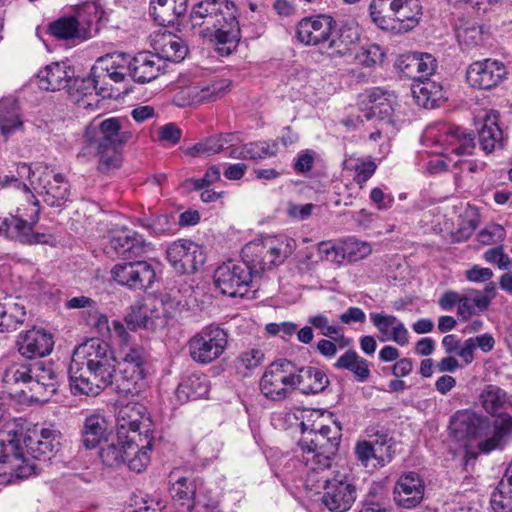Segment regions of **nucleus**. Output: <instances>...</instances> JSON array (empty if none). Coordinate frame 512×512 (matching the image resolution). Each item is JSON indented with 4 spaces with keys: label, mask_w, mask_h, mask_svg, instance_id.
<instances>
[{
    "label": "nucleus",
    "mask_w": 512,
    "mask_h": 512,
    "mask_svg": "<svg viewBox=\"0 0 512 512\" xmlns=\"http://www.w3.org/2000/svg\"><path fill=\"white\" fill-rule=\"evenodd\" d=\"M402 63L405 64V73L414 78H427L432 75L435 67L436 60L430 54H411L404 57Z\"/></svg>",
    "instance_id": "obj_46"
},
{
    "label": "nucleus",
    "mask_w": 512,
    "mask_h": 512,
    "mask_svg": "<svg viewBox=\"0 0 512 512\" xmlns=\"http://www.w3.org/2000/svg\"><path fill=\"white\" fill-rule=\"evenodd\" d=\"M156 55L162 60L180 62L187 55L188 48L184 41L170 32H163L156 35L154 39Z\"/></svg>",
    "instance_id": "obj_33"
},
{
    "label": "nucleus",
    "mask_w": 512,
    "mask_h": 512,
    "mask_svg": "<svg viewBox=\"0 0 512 512\" xmlns=\"http://www.w3.org/2000/svg\"><path fill=\"white\" fill-rule=\"evenodd\" d=\"M335 24V20L329 15L305 17L296 26V37L302 44L317 46L325 52Z\"/></svg>",
    "instance_id": "obj_19"
},
{
    "label": "nucleus",
    "mask_w": 512,
    "mask_h": 512,
    "mask_svg": "<svg viewBox=\"0 0 512 512\" xmlns=\"http://www.w3.org/2000/svg\"><path fill=\"white\" fill-rule=\"evenodd\" d=\"M74 70L65 62H53L37 74L38 86L45 91H59L69 86Z\"/></svg>",
    "instance_id": "obj_28"
},
{
    "label": "nucleus",
    "mask_w": 512,
    "mask_h": 512,
    "mask_svg": "<svg viewBox=\"0 0 512 512\" xmlns=\"http://www.w3.org/2000/svg\"><path fill=\"white\" fill-rule=\"evenodd\" d=\"M193 27H200L201 35L210 38L221 56H229L240 41V27L235 5L228 0H204L195 4L190 14Z\"/></svg>",
    "instance_id": "obj_2"
},
{
    "label": "nucleus",
    "mask_w": 512,
    "mask_h": 512,
    "mask_svg": "<svg viewBox=\"0 0 512 512\" xmlns=\"http://www.w3.org/2000/svg\"><path fill=\"white\" fill-rule=\"evenodd\" d=\"M508 75L505 64L496 59H484L470 64L466 80L473 88L490 90L500 85Z\"/></svg>",
    "instance_id": "obj_20"
},
{
    "label": "nucleus",
    "mask_w": 512,
    "mask_h": 512,
    "mask_svg": "<svg viewBox=\"0 0 512 512\" xmlns=\"http://www.w3.org/2000/svg\"><path fill=\"white\" fill-rule=\"evenodd\" d=\"M289 361L272 363L260 380L262 394L273 401L286 399L295 389L293 373L288 371Z\"/></svg>",
    "instance_id": "obj_18"
},
{
    "label": "nucleus",
    "mask_w": 512,
    "mask_h": 512,
    "mask_svg": "<svg viewBox=\"0 0 512 512\" xmlns=\"http://www.w3.org/2000/svg\"><path fill=\"white\" fill-rule=\"evenodd\" d=\"M126 122L118 118L103 120L98 126L89 125L84 133L85 145L89 148L122 147L131 140L133 134L124 127Z\"/></svg>",
    "instance_id": "obj_14"
},
{
    "label": "nucleus",
    "mask_w": 512,
    "mask_h": 512,
    "mask_svg": "<svg viewBox=\"0 0 512 512\" xmlns=\"http://www.w3.org/2000/svg\"><path fill=\"white\" fill-rule=\"evenodd\" d=\"M127 451V438L122 440V436L117 437L116 441L102 446L99 452L101 461L109 467L118 466L125 462Z\"/></svg>",
    "instance_id": "obj_50"
},
{
    "label": "nucleus",
    "mask_w": 512,
    "mask_h": 512,
    "mask_svg": "<svg viewBox=\"0 0 512 512\" xmlns=\"http://www.w3.org/2000/svg\"><path fill=\"white\" fill-rule=\"evenodd\" d=\"M449 430L450 436L455 441L463 443L465 464L468 465L471 460H475L477 457L476 453L468 449L469 440L479 438L477 447L484 454L502 449L506 436L512 430V416L503 417L500 421L496 420L491 426V431L486 435H474L475 427L472 414L468 411H458L451 418Z\"/></svg>",
    "instance_id": "obj_5"
},
{
    "label": "nucleus",
    "mask_w": 512,
    "mask_h": 512,
    "mask_svg": "<svg viewBox=\"0 0 512 512\" xmlns=\"http://www.w3.org/2000/svg\"><path fill=\"white\" fill-rule=\"evenodd\" d=\"M403 0H372L369 13L372 22L381 30L393 31L396 29L393 14Z\"/></svg>",
    "instance_id": "obj_38"
},
{
    "label": "nucleus",
    "mask_w": 512,
    "mask_h": 512,
    "mask_svg": "<svg viewBox=\"0 0 512 512\" xmlns=\"http://www.w3.org/2000/svg\"><path fill=\"white\" fill-rule=\"evenodd\" d=\"M295 389L298 388L303 394H318L323 392L330 384L325 371L313 366H305L293 373Z\"/></svg>",
    "instance_id": "obj_30"
},
{
    "label": "nucleus",
    "mask_w": 512,
    "mask_h": 512,
    "mask_svg": "<svg viewBox=\"0 0 512 512\" xmlns=\"http://www.w3.org/2000/svg\"><path fill=\"white\" fill-rule=\"evenodd\" d=\"M359 30L354 23H344L329 37L325 53L330 57H338L347 54L351 47L359 40Z\"/></svg>",
    "instance_id": "obj_32"
},
{
    "label": "nucleus",
    "mask_w": 512,
    "mask_h": 512,
    "mask_svg": "<svg viewBox=\"0 0 512 512\" xmlns=\"http://www.w3.org/2000/svg\"><path fill=\"white\" fill-rule=\"evenodd\" d=\"M113 332L120 342L118 391L125 395H138L145 387L149 354L142 345L130 343V333L121 321H113Z\"/></svg>",
    "instance_id": "obj_4"
},
{
    "label": "nucleus",
    "mask_w": 512,
    "mask_h": 512,
    "mask_svg": "<svg viewBox=\"0 0 512 512\" xmlns=\"http://www.w3.org/2000/svg\"><path fill=\"white\" fill-rule=\"evenodd\" d=\"M317 249L322 260H327L336 264H341L346 260L342 240L338 242H320Z\"/></svg>",
    "instance_id": "obj_55"
},
{
    "label": "nucleus",
    "mask_w": 512,
    "mask_h": 512,
    "mask_svg": "<svg viewBox=\"0 0 512 512\" xmlns=\"http://www.w3.org/2000/svg\"><path fill=\"white\" fill-rule=\"evenodd\" d=\"M16 172L21 179H27L30 187L50 207H64L71 197V185L60 173L44 163H36L33 166L19 163Z\"/></svg>",
    "instance_id": "obj_6"
},
{
    "label": "nucleus",
    "mask_w": 512,
    "mask_h": 512,
    "mask_svg": "<svg viewBox=\"0 0 512 512\" xmlns=\"http://www.w3.org/2000/svg\"><path fill=\"white\" fill-rule=\"evenodd\" d=\"M23 121L21 119L18 102L13 98H3L0 100V132L4 138L21 130Z\"/></svg>",
    "instance_id": "obj_40"
},
{
    "label": "nucleus",
    "mask_w": 512,
    "mask_h": 512,
    "mask_svg": "<svg viewBox=\"0 0 512 512\" xmlns=\"http://www.w3.org/2000/svg\"><path fill=\"white\" fill-rule=\"evenodd\" d=\"M369 440L357 442L354 452L357 460L366 468L384 467L395 455V441L384 431L370 434Z\"/></svg>",
    "instance_id": "obj_13"
},
{
    "label": "nucleus",
    "mask_w": 512,
    "mask_h": 512,
    "mask_svg": "<svg viewBox=\"0 0 512 512\" xmlns=\"http://www.w3.org/2000/svg\"><path fill=\"white\" fill-rule=\"evenodd\" d=\"M75 17L79 21L80 27L85 29V35L89 39L100 30V24L105 17V11L98 2L91 1L84 3L77 10Z\"/></svg>",
    "instance_id": "obj_41"
},
{
    "label": "nucleus",
    "mask_w": 512,
    "mask_h": 512,
    "mask_svg": "<svg viewBox=\"0 0 512 512\" xmlns=\"http://www.w3.org/2000/svg\"><path fill=\"white\" fill-rule=\"evenodd\" d=\"M170 300L169 297L162 298L158 305H148L146 303L136 302L125 315L124 321L127 328L131 331L138 329L156 330L167 325L168 320L174 316V309L178 306Z\"/></svg>",
    "instance_id": "obj_11"
},
{
    "label": "nucleus",
    "mask_w": 512,
    "mask_h": 512,
    "mask_svg": "<svg viewBox=\"0 0 512 512\" xmlns=\"http://www.w3.org/2000/svg\"><path fill=\"white\" fill-rule=\"evenodd\" d=\"M246 160H259L276 155L275 142H251L245 144Z\"/></svg>",
    "instance_id": "obj_56"
},
{
    "label": "nucleus",
    "mask_w": 512,
    "mask_h": 512,
    "mask_svg": "<svg viewBox=\"0 0 512 512\" xmlns=\"http://www.w3.org/2000/svg\"><path fill=\"white\" fill-rule=\"evenodd\" d=\"M393 14L397 31L413 29L422 15V6L419 0H403Z\"/></svg>",
    "instance_id": "obj_44"
},
{
    "label": "nucleus",
    "mask_w": 512,
    "mask_h": 512,
    "mask_svg": "<svg viewBox=\"0 0 512 512\" xmlns=\"http://www.w3.org/2000/svg\"><path fill=\"white\" fill-rule=\"evenodd\" d=\"M109 424L105 416L94 412L86 416L81 430L82 442L87 449H93L108 435Z\"/></svg>",
    "instance_id": "obj_35"
},
{
    "label": "nucleus",
    "mask_w": 512,
    "mask_h": 512,
    "mask_svg": "<svg viewBox=\"0 0 512 512\" xmlns=\"http://www.w3.org/2000/svg\"><path fill=\"white\" fill-rule=\"evenodd\" d=\"M114 361L102 364H87L86 369L70 371V390L74 396H97L102 390L113 383L115 375Z\"/></svg>",
    "instance_id": "obj_10"
},
{
    "label": "nucleus",
    "mask_w": 512,
    "mask_h": 512,
    "mask_svg": "<svg viewBox=\"0 0 512 512\" xmlns=\"http://www.w3.org/2000/svg\"><path fill=\"white\" fill-rule=\"evenodd\" d=\"M253 273L245 262L228 261L220 265L214 272V283L217 289L230 297H243L249 290Z\"/></svg>",
    "instance_id": "obj_15"
},
{
    "label": "nucleus",
    "mask_w": 512,
    "mask_h": 512,
    "mask_svg": "<svg viewBox=\"0 0 512 512\" xmlns=\"http://www.w3.org/2000/svg\"><path fill=\"white\" fill-rule=\"evenodd\" d=\"M118 148L119 147H106L98 150L95 148L88 149V145H84L79 155L98 156V170L101 172H107L120 165V156L117 151Z\"/></svg>",
    "instance_id": "obj_51"
},
{
    "label": "nucleus",
    "mask_w": 512,
    "mask_h": 512,
    "mask_svg": "<svg viewBox=\"0 0 512 512\" xmlns=\"http://www.w3.org/2000/svg\"><path fill=\"white\" fill-rule=\"evenodd\" d=\"M340 444V433L332 431L329 426H322L318 431H310L296 445L295 456L303 464L305 487L317 489L321 479L318 477L331 467Z\"/></svg>",
    "instance_id": "obj_3"
},
{
    "label": "nucleus",
    "mask_w": 512,
    "mask_h": 512,
    "mask_svg": "<svg viewBox=\"0 0 512 512\" xmlns=\"http://www.w3.org/2000/svg\"><path fill=\"white\" fill-rule=\"evenodd\" d=\"M439 132L436 143L443 147V151L440 152V158L428 162L427 169L430 173L446 171L451 155H471L475 149L474 137L460 127L442 125Z\"/></svg>",
    "instance_id": "obj_8"
},
{
    "label": "nucleus",
    "mask_w": 512,
    "mask_h": 512,
    "mask_svg": "<svg viewBox=\"0 0 512 512\" xmlns=\"http://www.w3.org/2000/svg\"><path fill=\"white\" fill-rule=\"evenodd\" d=\"M383 56L384 53L380 46L370 45L367 48H362V50L356 55V59L361 65L372 67L381 61Z\"/></svg>",
    "instance_id": "obj_64"
},
{
    "label": "nucleus",
    "mask_w": 512,
    "mask_h": 512,
    "mask_svg": "<svg viewBox=\"0 0 512 512\" xmlns=\"http://www.w3.org/2000/svg\"><path fill=\"white\" fill-rule=\"evenodd\" d=\"M111 248L124 260H135L144 256L150 247L144 238L134 231H122L110 240Z\"/></svg>",
    "instance_id": "obj_27"
},
{
    "label": "nucleus",
    "mask_w": 512,
    "mask_h": 512,
    "mask_svg": "<svg viewBox=\"0 0 512 512\" xmlns=\"http://www.w3.org/2000/svg\"><path fill=\"white\" fill-rule=\"evenodd\" d=\"M376 169L377 165L374 161L358 158L353 166L355 171L353 180L362 187L374 175Z\"/></svg>",
    "instance_id": "obj_60"
},
{
    "label": "nucleus",
    "mask_w": 512,
    "mask_h": 512,
    "mask_svg": "<svg viewBox=\"0 0 512 512\" xmlns=\"http://www.w3.org/2000/svg\"><path fill=\"white\" fill-rule=\"evenodd\" d=\"M483 409L492 416L503 417L512 406L505 390L496 385H487L479 395Z\"/></svg>",
    "instance_id": "obj_36"
},
{
    "label": "nucleus",
    "mask_w": 512,
    "mask_h": 512,
    "mask_svg": "<svg viewBox=\"0 0 512 512\" xmlns=\"http://www.w3.org/2000/svg\"><path fill=\"white\" fill-rule=\"evenodd\" d=\"M16 345L21 356L33 359L50 354L54 347V340L51 333L33 328L21 332L17 337Z\"/></svg>",
    "instance_id": "obj_23"
},
{
    "label": "nucleus",
    "mask_w": 512,
    "mask_h": 512,
    "mask_svg": "<svg viewBox=\"0 0 512 512\" xmlns=\"http://www.w3.org/2000/svg\"><path fill=\"white\" fill-rule=\"evenodd\" d=\"M130 61V76L137 83H147L158 77L162 61L156 53L140 52Z\"/></svg>",
    "instance_id": "obj_29"
},
{
    "label": "nucleus",
    "mask_w": 512,
    "mask_h": 512,
    "mask_svg": "<svg viewBox=\"0 0 512 512\" xmlns=\"http://www.w3.org/2000/svg\"><path fill=\"white\" fill-rule=\"evenodd\" d=\"M209 381L204 374H192L177 387L176 394L181 401L197 400L209 392Z\"/></svg>",
    "instance_id": "obj_45"
},
{
    "label": "nucleus",
    "mask_w": 512,
    "mask_h": 512,
    "mask_svg": "<svg viewBox=\"0 0 512 512\" xmlns=\"http://www.w3.org/2000/svg\"><path fill=\"white\" fill-rule=\"evenodd\" d=\"M425 484L416 472H408L399 477L394 487V500L404 508H413L424 496Z\"/></svg>",
    "instance_id": "obj_26"
},
{
    "label": "nucleus",
    "mask_w": 512,
    "mask_h": 512,
    "mask_svg": "<svg viewBox=\"0 0 512 512\" xmlns=\"http://www.w3.org/2000/svg\"><path fill=\"white\" fill-rule=\"evenodd\" d=\"M506 236L505 229L499 224H491L478 234V240L484 245L502 242Z\"/></svg>",
    "instance_id": "obj_63"
},
{
    "label": "nucleus",
    "mask_w": 512,
    "mask_h": 512,
    "mask_svg": "<svg viewBox=\"0 0 512 512\" xmlns=\"http://www.w3.org/2000/svg\"><path fill=\"white\" fill-rule=\"evenodd\" d=\"M166 258L180 275L196 272L206 261L203 248L186 239H179L170 244L166 250Z\"/></svg>",
    "instance_id": "obj_16"
},
{
    "label": "nucleus",
    "mask_w": 512,
    "mask_h": 512,
    "mask_svg": "<svg viewBox=\"0 0 512 512\" xmlns=\"http://www.w3.org/2000/svg\"><path fill=\"white\" fill-rule=\"evenodd\" d=\"M235 138L233 133H224L205 138L187 149V154L193 157H209L225 150L232 145Z\"/></svg>",
    "instance_id": "obj_43"
},
{
    "label": "nucleus",
    "mask_w": 512,
    "mask_h": 512,
    "mask_svg": "<svg viewBox=\"0 0 512 512\" xmlns=\"http://www.w3.org/2000/svg\"><path fill=\"white\" fill-rule=\"evenodd\" d=\"M289 253L288 245L274 236L253 240L241 251L243 261L253 274L283 263Z\"/></svg>",
    "instance_id": "obj_7"
},
{
    "label": "nucleus",
    "mask_w": 512,
    "mask_h": 512,
    "mask_svg": "<svg viewBox=\"0 0 512 512\" xmlns=\"http://www.w3.org/2000/svg\"><path fill=\"white\" fill-rule=\"evenodd\" d=\"M100 63L101 66H94L91 69V76L87 80L94 90L99 89V93L103 92V88L99 87L102 77L108 76L112 81L120 83L127 75L130 76V61L124 54L102 59Z\"/></svg>",
    "instance_id": "obj_24"
},
{
    "label": "nucleus",
    "mask_w": 512,
    "mask_h": 512,
    "mask_svg": "<svg viewBox=\"0 0 512 512\" xmlns=\"http://www.w3.org/2000/svg\"><path fill=\"white\" fill-rule=\"evenodd\" d=\"M84 320L88 326L94 328L99 334H109L112 337H115L113 325H109L108 317L100 311L99 306L87 315Z\"/></svg>",
    "instance_id": "obj_58"
},
{
    "label": "nucleus",
    "mask_w": 512,
    "mask_h": 512,
    "mask_svg": "<svg viewBox=\"0 0 512 512\" xmlns=\"http://www.w3.org/2000/svg\"><path fill=\"white\" fill-rule=\"evenodd\" d=\"M146 409L139 404H128L122 407L117 414V435L136 437L143 442L142 432L148 435L150 419L146 416Z\"/></svg>",
    "instance_id": "obj_21"
},
{
    "label": "nucleus",
    "mask_w": 512,
    "mask_h": 512,
    "mask_svg": "<svg viewBox=\"0 0 512 512\" xmlns=\"http://www.w3.org/2000/svg\"><path fill=\"white\" fill-rule=\"evenodd\" d=\"M59 373L52 363L34 361L30 391L42 401H46L58 390Z\"/></svg>",
    "instance_id": "obj_25"
},
{
    "label": "nucleus",
    "mask_w": 512,
    "mask_h": 512,
    "mask_svg": "<svg viewBox=\"0 0 512 512\" xmlns=\"http://www.w3.org/2000/svg\"><path fill=\"white\" fill-rule=\"evenodd\" d=\"M26 317L25 308L20 304L6 306L0 303V332H10L17 329Z\"/></svg>",
    "instance_id": "obj_49"
},
{
    "label": "nucleus",
    "mask_w": 512,
    "mask_h": 512,
    "mask_svg": "<svg viewBox=\"0 0 512 512\" xmlns=\"http://www.w3.org/2000/svg\"><path fill=\"white\" fill-rule=\"evenodd\" d=\"M490 504L494 512H512V488L500 481L491 495Z\"/></svg>",
    "instance_id": "obj_53"
},
{
    "label": "nucleus",
    "mask_w": 512,
    "mask_h": 512,
    "mask_svg": "<svg viewBox=\"0 0 512 512\" xmlns=\"http://www.w3.org/2000/svg\"><path fill=\"white\" fill-rule=\"evenodd\" d=\"M111 274L118 284L133 290H146L156 280L154 266L144 260L118 263L112 268Z\"/></svg>",
    "instance_id": "obj_17"
},
{
    "label": "nucleus",
    "mask_w": 512,
    "mask_h": 512,
    "mask_svg": "<svg viewBox=\"0 0 512 512\" xmlns=\"http://www.w3.org/2000/svg\"><path fill=\"white\" fill-rule=\"evenodd\" d=\"M308 323L319 330L325 337L334 338V336L343 337V329L340 326L330 325L328 318L323 314H317L308 318Z\"/></svg>",
    "instance_id": "obj_59"
},
{
    "label": "nucleus",
    "mask_w": 512,
    "mask_h": 512,
    "mask_svg": "<svg viewBox=\"0 0 512 512\" xmlns=\"http://www.w3.org/2000/svg\"><path fill=\"white\" fill-rule=\"evenodd\" d=\"M344 246V254L349 262L359 261L372 252L369 243L357 240L355 238H347L342 240Z\"/></svg>",
    "instance_id": "obj_54"
},
{
    "label": "nucleus",
    "mask_w": 512,
    "mask_h": 512,
    "mask_svg": "<svg viewBox=\"0 0 512 512\" xmlns=\"http://www.w3.org/2000/svg\"><path fill=\"white\" fill-rule=\"evenodd\" d=\"M177 512H192L195 504L196 483L189 477H180L170 487Z\"/></svg>",
    "instance_id": "obj_37"
},
{
    "label": "nucleus",
    "mask_w": 512,
    "mask_h": 512,
    "mask_svg": "<svg viewBox=\"0 0 512 512\" xmlns=\"http://www.w3.org/2000/svg\"><path fill=\"white\" fill-rule=\"evenodd\" d=\"M79 353L83 354L84 364H102L116 360L109 344L100 339H91L79 348Z\"/></svg>",
    "instance_id": "obj_47"
},
{
    "label": "nucleus",
    "mask_w": 512,
    "mask_h": 512,
    "mask_svg": "<svg viewBox=\"0 0 512 512\" xmlns=\"http://www.w3.org/2000/svg\"><path fill=\"white\" fill-rule=\"evenodd\" d=\"M49 33L59 40L84 41L87 40L85 29L80 27L75 16L60 17L50 23Z\"/></svg>",
    "instance_id": "obj_42"
},
{
    "label": "nucleus",
    "mask_w": 512,
    "mask_h": 512,
    "mask_svg": "<svg viewBox=\"0 0 512 512\" xmlns=\"http://www.w3.org/2000/svg\"><path fill=\"white\" fill-rule=\"evenodd\" d=\"M138 440L136 437H128L125 462L130 470L141 473L150 462L149 451L152 447V438L149 435H144L145 444H142L141 447L137 443Z\"/></svg>",
    "instance_id": "obj_39"
},
{
    "label": "nucleus",
    "mask_w": 512,
    "mask_h": 512,
    "mask_svg": "<svg viewBox=\"0 0 512 512\" xmlns=\"http://www.w3.org/2000/svg\"><path fill=\"white\" fill-rule=\"evenodd\" d=\"M231 86V81L225 78L208 80L200 83L201 101L214 102L224 97Z\"/></svg>",
    "instance_id": "obj_52"
},
{
    "label": "nucleus",
    "mask_w": 512,
    "mask_h": 512,
    "mask_svg": "<svg viewBox=\"0 0 512 512\" xmlns=\"http://www.w3.org/2000/svg\"><path fill=\"white\" fill-rule=\"evenodd\" d=\"M321 481L319 487L323 488L322 503L332 512H345L349 510L356 500V487L345 473L337 472L332 477L324 474L318 476Z\"/></svg>",
    "instance_id": "obj_12"
},
{
    "label": "nucleus",
    "mask_w": 512,
    "mask_h": 512,
    "mask_svg": "<svg viewBox=\"0 0 512 512\" xmlns=\"http://www.w3.org/2000/svg\"><path fill=\"white\" fill-rule=\"evenodd\" d=\"M478 139L481 149L487 154L502 148L504 138L496 111L487 112L483 117L481 127L478 129Z\"/></svg>",
    "instance_id": "obj_31"
},
{
    "label": "nucleus",
    "mask_w": 512,
    "mask_h": 512,
    "mask_svg": "<svg viewBox=\"0 0 512 512\" xmlns=\"http://www.w3.org/2000/svg\"><path fill=\"white\" fill-rule=\"evenodd\" d=\"M0 484H10L36 474V465L26 457L49 460L60 446V432L35 426L26 434L16 432L0 439Z\"/></svg>",
    "instance_id": "obj_1"
},
{
    "label": "nucleus",
    "mask_w": 512,
    "mask_h": 512,
    "mask_svg": "<svg viewBox=\"0 0 512 512\" xmlns=\"http://www.w3.org/2000/svg\"><path fill=\"white\" fill-rule=\"evenodd\" d=\"M483 257L488 263L497 265L500 270H508L512 267V259L504 252L502 245L488 249Z\"/></svg>",
    "instance_id": "obj_61"
},
{
    "label": "nucleus",
    "mask_w": 512,
    "mask_h": 512,
    "mask_svg": "<svg viewBox=\"0 0 512 512\" xmlns=\"http://www.w3.org/2000/svg\"><path fill=\"white\" fill-rule=\"evenodd\" d=\"M151 15L159 25H174L183 16L188 7V0H151Z\"/></svg>",
    "instance_id": "obj_34"
},
{
    "label": "nucleus",
    "mask_w": 512,
    "mask_h": 512,
    "mask_svg": "<svg viewBox=\"0 0 512 512\" xmlns=\"http://www.w3.org/2000/svg\"><path fill=\"white\" fill-rule=\"evenodd\" d=\"M370 320L378 331L388 339L392 329L398 322V318L394 315H386L383 313H370Z\"/></svg>",
    "instance_id": "obj_62"
},
{
    "label": "nucleus",
    "mask_w": 512,
    "mask_h": 512,
    "mask_svg": "<svg viewBox=\"0 0 512 512\" xmlns=\"http://www.w3.org/2000/svg\"><path fill=\"white\" fill-rule=\"evenodd\" d=\"M359 104L367 120L377 119L385 126H394L391 118L393 113L392 101L382 89L375 87L366 90L359 96Z\"/></svg>",
    "instance_id": "obj_22"
},
{
    "label": "nucleus",
    "mask_w": 512,
    "mask_h": 512,
    "mask_svg": "<svg viewBox=\"0 0 512 512\" xmlns=\"http://www.w3.org/2000/svg\"><path fill=\"white\" fill-rule=\"evenodd\" d=\"M174 102L180 107L202 104L200 83L180 88L174 96Z\"/></svg>",
    "instance_id": "obj_57"
},
{
    "label": "nucleus",
    "mask_w": 512,
    "mask_h": 512,
    "mask_svg": "<svg viewBox=\"0 0 512 512\" xmlns=\"http://www.w3.org/2000/svg\"><path fill=\"white\" fill-rule=\"evenodd\" d=\"M228 345L227 332L218 325L210 324L196 332L187 342L191 359L207 365L222 356Z\"/></svg>",
    "instance_id": "obj_9"
},
{
    "label": "nucleus",
    "mask_w": 512,
    "mask_h": 512,
    "mask_svg": "<svg viewBox=\"0 0 512 512\" xmlns=\"http://www.w3.org/2000/svg\"><path fill=\"white\" fill-rule=\"evenodd\" d=\"M34 361L18 359L6 367L3 373V382L7 385L24 384L30 389Z\"/></svg>",
    "instance_id": "obj_48"
}]
</instances>
